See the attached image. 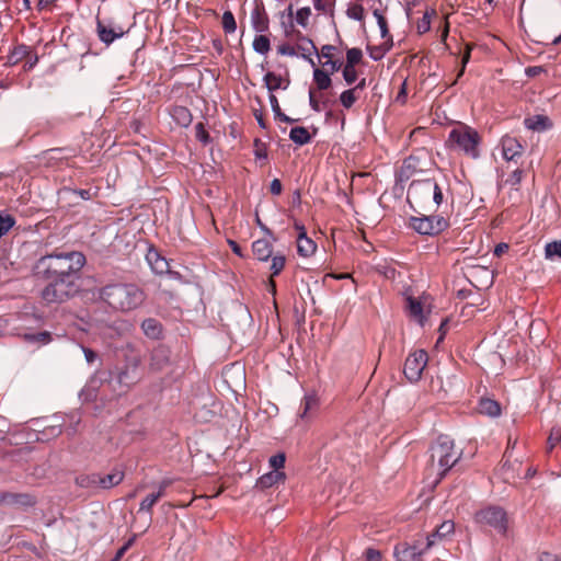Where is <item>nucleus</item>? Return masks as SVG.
I'll use <instances>...</instances> for the list:
<instances>
[{
  "instance_id": "9",
  "label": "nucleus",
  "mask_w": 561,
  "mask_h": 561,
  "mask_svg": "<svg viewBox=\"0 0 561 561\" xmlns=\"http://www.w3.org/2000/svg\"><path fill=\"white\" fill-rule=\"evenodd\" d=\"M409 226L420 234L437 236L449 227V221L440 215H424L411 217Z\"/></svg>"
},
{
  "instance_id": "59",
  "label": "nucleus",
  "mask_w": 561,
  "mask_h": 561,
  "mask_svg": "<svg viewBox=\"0 0 561 561\" xmlns=\"http://www.w3.org/2000/svg\"><path fill=\"white\" fill-rule=\"evenodd\" d=\"M347 15L356 21H362L364 19V8L360 4H355L347 10Z\"/></svg>"
},
{
  "instance_id": "30",
  "label": "nucleus",
  "mask_w": 561,
  "mask_h": 561,
  "mask_svg": "<svg viewBox=\"0 0 561 561\" xmlns=\"http://www.w3.org/2000/svg\"><path fill=\"white\" fill-rule=\"evenodd\" d=\"M481 414L495 417L501 414V405L497 401L490 398H481L478 404Z\"/></svg>"
},
{
  "instance_id": "58",
  "label": "nucleus",
  "mask_w": 561,
  "mask_h": 561,
  "mask_svg": "<svg viewBox=\"0 0 561 561\" xmlns=\"http://www.w3.org/2000/svg\"><path fill=\"white\" fill-rule=\"evenodd\" d=\"M277 53L283 56H298V53L296 50V46H293L290 44L284 43L277 47Z\"/></svg>"
},
{
  "instance_id": "27",
  "label": "nucleus",
  "mask_w": 561,
  "mask_h": 561,
  "mask_svg": "<svg viewBox=\"0 0 561 561\" xmlns=\"http://www.w3.org/2000/svg\"><path fill=\"white\" fill-rule=\"evenodd\" d=\"M27 55H30V46L25 44H18L10 49L5 65L15 66L25 60Z\"/></svg>"
},
{
  "instance_id": "62",
  "label": "nucleus",
  "mask_w": 561,
  "mask_h": 561,
  "mask_svg": "<svg viewBox=\"0 0 561 561\" xmlns=\"http://www.w3.org/2000/svg\"><path fill=\"white\" fill-rule=\"evenodd\" d=\"M82 351H83L85 360L89 364L94 363L99 358V354L95 351H93L92 348L82 346Z\"/></svg>"
},
{
  "instance_id": "48",
  "label": "nucleus",
  "mask_w": 561,
  "mask_h": 561,
  "mask_svg": "<svg viewBox=\"0 0 561 561\" xmlns=\"http://www.w3.org/2000/svg\"><path fill=\"white\" fill-rule=\"evenodd\" d=\"M159 499L154 493L148 494L141 502L139 506V512H146L149 515H152V507L157 504Z\"/></svg>"
},
{
  "instance_id": "35",
  "label": "nucleus",
  "mask_w": 561,
  "mask_h": 561,
  "mask_svg": "<svg viewBox=\"0 0 561 561\" xmlns=\"http://www.w3.org/2000/svg\"><path fill=\"white\" fill-rule=\"evenodd\" d=\"M289 139L298 146H304L309 144L312 137L306 127L297 126L290 129Z\"/></svg>"
},
{
  "instance_id": "19",
  "label": "nucleus",
  "mask_w": 561,
  "mask_h": 561,
  "mask_svg": "<svg viewBox=\"0 0 561 561\" xmlns=\"http://www.w3.org/2000/svg\"><path fill=\"white\" fill-rule=\"evenodd\" d=\"M0 504L30 507L36 504V497L28 493L0 492Z\"/></svg>"
},
{
  "instance_id": "47",
  "label": "nucleus",
  "mask_w": 561,
  "mask_h": 561,
  "mask_svg": "<svg viewBox=\"0 0 561 561\" xmlns=\"http://www.w3.org/2000/svg\"><path fill=\"white\" fill-rule=\"evenodd\" d=\"M195 137L204 146L211 142V137H210L209 133L207 131L205 124L202 122H199L195 125Z\"/></svg>"
},
{
  "instance_id": "45",
  "label": "nucleus",
  "mask_w": 561,
  "mask_h": 561,
  "mask_svg": "<svg viewBox=\"0 0 561 561\" xmlns=\"http://www.w3.org/2000/svg\"><path fill=\"white\" fill-rule=\"evenodd\" d=\"M374 16L377 20L378 26L380 28V35L382 38H389L392 36L389 32L388 22L382 12L379 9H375L373 11Z\"/></svg>"
},
{
  "instance_id": "11",
  "label": "nucleus",
  "mask_w": 561,
  "mask_h": 561,
  "mask_svg": "<svg viewBox=\"0 0 561 561\" xmlns=\"http://www.w3.org/2000/svg\"><path fill=\"white\" fill-rule=\"evenodd\" d=\"M131 25H124L116 22L114 19H100L96 18V35L104 45L110 46L116 39L122 38L129 33Z\"/></svg>"
},
{
  "instance_id": "39",
  "label": "nucleus",
  "mask_w": 561,
  "mask_h": 561,
  "mask_svg": "<svg viewBox=\"0 0 561 561\" xmlns=\"http://www.w3.org/2000/svg\"><path fill=\"white\" fill-rule=\"evenodd\" d=\"M270 103H271L275 119H278V121L287 123V124H293V123L297 122V119H294L282 112L278 100L273 93L270 94Z\"/></svg>"
},
{
  "instance_id": "36",
  "label": "nucleus",
  "mask_w": 561,
  "mask_h": 561,
  "mask_svg": "<svg viewBox=\"0 0 561 561\" xmlns=\"http://www.w3.org/2000/svg\"><path fill=\"white\" fill-rule=\"evenodd\" d=\"M314 70H313V81L317 85V88L320 90V91H323V90H328L331 84H332V80L330 78V73L325 70H322L320 68H316L313 67Z\"/></svg>"
},
{
  "instance_id": "61",
  "label": "nucleus",
  "mask_w": 561,
  "mask_h": 561,
  "mask_svg": "<svg viewBox=\"0 0 561 561\" xmlns=\"http://www.w3.org/2000/svg\"><path fill=\"white\" fill-rule=\"evenodd\" d=\"M333 4L332 0H313L314 9L322 12H327Z\"/></svg>"
},
{
  "instance_id": "63",
  "label": "nucleus",
  "mask_w": 561,
  "mask_h": 561,
  "mask_svg": "<svg viewBox=\"0 0 561 561\" xmlns=\"http://www.w3.org/2000/svg\"><path fill=\"white\" fill-rule=\"evenodd\" d=\"M323 66H330V72L329 73H334L336 71H339L342 67V61L340 59H328Z\"/></svg>"
},
{
  "instance_id": "32",
  "label": "nucleus",
  "mask_w": 561,
  "mask_h": 561,
  "mask_svg": "<svg viewBox=\"0 0 561 561\" xmlns=\"http://www.w3.org/2000/svg\"><path fill=\"white\" fill-rule=\"evenodd\" d=\"M524 125L527 129L541 131L549 128L551 126V122L549 117L545 115H534L525 118Z\"/></svg>"
},
{
  "instance_id": "57",
  "label": "nucleus",
  "mask_w": 561,
  "mask_h": 561,
  "mask_svg": "<svg viewBox=\"0 0 561 561\" xmlns=\"http://www.w3.org/2000/svg\"><path fill=\"white\" fill-rule=\"evenodd\" d=\"M38 62V55L33 51V49L30 47V55L25 58V64L23 66L25 71L32 70Z\"/></svg>"
},
{
  "instance_id": "22",
  "label": "nucleus",
  "mask_w": 561,
  "mask_h": 561,
  "mask_svg": "<svg viewBox=\"0 0 561 561\" xmlns=\"http://www.w3.org/2000/svg\"><path fill=\"white\" fill-rule=\"evenodd\" d=\"M146 260L154 274L162 275L165 274V272H169V262L154 247L151 245L148 249Z\"/></svg>"
},
{
  "instance_id": "13",
  "label": "nucleus",
  "mask_w": 561,
  "mask_h": 561,
  "mask_svg": "<svg viewBox=\"0 0 561 561\" xmlns=\"http://www.w3.org/2000/svg\"><path fill=\"white\" fill-rule=\"evenodd\" d=\"M76 150L71 147L50 148L42 151L38 159L47 167H57L76 157Z\"/></svg>"
},
{
  "instance_id": "33",
  "label": "nucleus",
  "mask_w": 561,
  "mask_h": 561,
  "mask_svg": "<svg viewBox=\"0 0 561 561\" xmlns=\"http://www.w3.org/2000/svg\"><path fill=\"white\" fill-rule=\"evenodd\" d=\"M124 479V472L123 471H114L105 476L99 474V489H111L115 485H118Z\"/></svg>"
},
{
  "instance_id": "51",
  "label": "nucleus",
  "mask_w": 561,
  "mask_h": 561,
  "mask_svg": "<svg viewBox=\"0 0 561 561\" xmlns=\"http://www.w3.org/2000/svg\"><path fill=\"white\" fill-rule=\"evenodd\" d=\"M25 339L30 342L46 344L51 341V334L47 331H43L34 334H26Z\"/></svg>"
},
{
  "instance_id": "52",
  "label": "nucleus",
  "mask_w": 561,
  "mask_h": 561,
  "mask_svg": "<svg viewBox=\"0 0 561 561\" xmlns=\"http://www.w3.org/2000/svg\"><path fill=\"white\" fill-rule=\"evenodd\" d=\"M342 75H343V79L345 80V82L348 85L353 84L357 80V77H358V73H357V70L355 67L345 66V65L342 70Z\"/></svg>"
},
{
  "instance_id": "31",
  "label": "nucleus",
  "mask_w": 561,
  "mask_h": 561,
  "mask_svg": "<svg viewBox=\"0 0 561 561\" xmlns=\"http://www.w3.org/2000/svg\"><path fill=\"white\" fill-rule=\"evenodd\" d=\"M386 41L377 46H367V51L369 54V57L378 61L385 57V55L392 48L393 46V39L392 36H389V38H385Z\"/></svg>"
},
{
  "instance_id": "49",
  "label": "nucleus",
  "mask_w": 561,
  "mask_h": 561,
  "mask_svg": "<svg viewBox=\"0 0 561 561\" xmlns=\"http://www.w3.org/2000/svg\"><path fill=\"white\" fill-rule=\"evenodd\" d=\"M310 15L311 9L309 7H304L296 12L295 20L300 26L307 27L309 24Z\"/></svg>"
},
{
  "instance_id": "5",
  "label": "nucleus",
  "mask_w": 561,
  "mask_h": 561,
  "mask_svg": "<svg viewBox=\"0 0 561 561\" xmlns=\"http://www.w3.org/2000/svg\"><path fill=\"white\" fill-rule=\"evenodd\" d=\"M430 467L442 479L459 461L461 451L455 450V444L447 435H440L430 448Z\"/></svg>"
},
{
  "instance_id": "26",
  "label": "nucleus",
  "mask_w": 561,
  "mask_h": 561,
  "mask_svg": "<svg viewBox=\"0 0 561 561\" xmlns=\"http://www.w3.org/2000/svg\"><path fill=\"white\" fill-rule=\"evenodd\" d=\"M170 114L176 125L181 127H188L193 119L191 111L186 106L182 105L172 106Z\"/></svg>"
},
{
  "instance_id": "42",
  "label": "nucleus",
  "mask_w": 561,
  "mask_h": 561,
  "mask_svg": "<svg viewBox=\"0 0 561 561\" xmlns=\"http://www.w3.org/2000/svg\"><path fill=\"white\" fill-rule=\"evenodd\" d=\"M222 30L226 34H232L237 30V22L231 11H225L221 19Z\"/></svg>"
},
{
  "instance_id": "4",
  "label": "nucleus",
  "mask_w": 561,
  "mask_h": 561,
  "mask_svg": "<svg viewBox=\"0 0 561 561\" xmlns=\"http://www.w3.org/2000/svg\"><path fill=\"white\" fill-rule=\"evenodd\" d=\"M81 273L75 275L41 278L46 282L41 297L46 304H61L75 297L80 289Z\"/></svg>"
},
{
  "instance_id": "46",
  "label": "nucleus",
  "mask_w": 561,
  "mask_h": 561,
  "mask_svg": "<svg viewBox=\"0 0 561 561\" xmlns=\"http://www.w3.org/2000/svg\"><path fill=\"white\" fill-rule=\"evenodd\" d=\"M363 51L360 48H350L346 51V64L345 66L356 67L362 61Z\"/></svg>"
},
{
  "instance_id": "60",
  "label": "nucleus",
  "mask_w": 561,
  "mask_h": 561,
  "mask_svg": "<svg viewBox=\"0 0 561 561\" xmlns=\"http://www.w3.org/2000/svg\"><path fill=\"white\" fill-rule=\"evenodd\" d=\"M366 561H381L382 554L378 549L367 548L364 552Z\"/></svg>"
},
{
  "instance_id": "25",
  "label": "nucleus",
  "mask_w": 561,
  "mask_h": 561,
  "mask_svg": "<svg viewBox=\"0 0 561 561\" xmlns=\"http://www.w3.org/2000/svg\"><path fill=\"white\" fill-rule=\"evenodd\" d=\"M317 250L316 242L307 237V232H300L297 236V252L300 256L309 257Z\"/></svg>"
},
{
  "instance_id": "29",
  "label": "nucleus",
  "mask_w": 561,
  "mask_h": 561,
  "mask_svg": "<svg viewBox=\"0 0 561 561\" xmlns=\"http://www.w3.org/2000/svg\"><path fill=\"white\" fill-rule=\"evenodd\" d=\"M286 474L283 471H270L262 477H260L256 481V486H259L262 490L268 489L279 481L285 480Z\"/></svg>"
},
{
  "instance_id": "50",
  "label": "nucleus",
  "mask_w": 561,
  "mask_h": 561,
  "mask_svg": "<svg viewBox=\"0 0 561 561\" xmlns=\"http://www.w3.org/2000/svg\"><path fill=\"white\" fill-rule=\"evenodd\" d=\"M549 450L553 449L556 446H561V427L554 426L551 428L550 435L548 437Z\"/></svg>"
},
{
  "instance_id": "17",
  "label": "nucleus",
  "mask_w": 561,
  "mask_h": 561,
  "mask_svg": "<svg viewBox=\"0 0 561 561\" xmlns=\"http://www.w3.org/2000/svg\"><path fill=\"white\" fill-rule=\"evenodd\" d=\"M296 39L298 41L296 45V50L298 55L307 60L312 67H316V62L312 59V55L319 57V50L314 45L313 41L304 35L300 31H296Z\"/></svg>"
},
{
  "instance_id": "44",
  "label": "nucleus",
  "mask_w": 561,
  "mask_h": 561,
  "mask_svg": "<svg viewBox=\"0 0 561 561\" xmlns=\"http://www.w3.org/2000/svg\"><path fill=\"white\" fill-rule=\"evenodd\" d=\"M15 222L16 220L12 215L5 211H0V238L4 236L15 225Z\"/></svg>"
},
{
  "instance_id": "10",
  "label": "nucleus",
  "mask_w": 561,
  "mask_h": 561,
  "mask_svg": "<svg viewBox=\"0 0 561 561\" xmlns=\"http://www.w3.org/2000/svg\"><path fill=\"white\" fill-rule=\"evenodd\" d=\"M174 363L171 358V350L164 345L159 344L153 347L150 353L148 370L150 374H162L165 373L168 375V382L173 380V377L170 374L173 373Z\"/></svg>"
},
{
  "instance_id": "21",
  "label": "nucleus",
  "mask_w": 561,
  "mask_h": 561,
  "mask_svg": "<svg viewBox=\"0 0 561 561\" xmlns=\"http://www.w3.org/2000/svg\"><path fill=\"white\" fill-rule=\"evenodd\" d=\"M320 407L319 398L316 393H307L301 399L298 417L301 421H310L318 412Z\"/></svg>"
},
{
  "instance_id": "3",
  "label": "nucleus",
  "mask_w": 561,
  "mask_h": 561,
  "mask_svg": "<svg viewBox=\"0 0 561 561\" xmlns=\"http://www.w3.org/2000/svg\"><path fill=\"white\" fill-rule=\"evenodd\" d=\"M140 364L138 354L126 355L123 365L116 366L113 370H99L96 377L115 394L121 396L140 380Z\"/></svg>"
},
{
  "instance_id": "15",
  "label": "nucleus",
  "mask_w": 561,
  "mask_h": 561,
  "mask_svg": "<svg viewBox=\"0 0 561 561\" xmlns=\"http://www.w3.org/2000/svg\"><path fill=\"white\" fill-rule=\"evenodd\" d=\"M502 153L503 158L506 161L517 162L524 154L525 147L524 145L516 138L510 135H505L501 139Z\"/></svg>"
},
{
  "instance_id": "23",
  "label": "nucleus",
  "mask_w": 561,
  "mask_h": 561,
  "mask_svg": "<svg viewBox=\"0 0 561 561\" xmlns=\"http://www.w3.org/2000/svg\"><path fill=\"white\" fill-rule=\"evenodd\" d=\"M144 334L151 340H160L163 337V325L154 318H147L140 325Z\"/></svg>"
},
{
  "instance_id": "28",
  "label": "nucleus",
  "mask_w": 561,
  "mask_h": 561,
  "mask_svg": "<svg viewBox=\"0 0 561 561\" xmlns=\"http://www.w3.org/2000/svg\"><path fill=\"white\" fill-rule=\"evenodd\" d=\"M270 259H272V264L270 266V270H271L270 286L272 288V293L275 294L276 293V283L273 279V277H275L282 273V271L284 270L285 264H286V257L283 254L277 253L275 255L272 254V256Z\"/></svg>"
},
{
  "instance_id": "41",
  "label": "nucleus",
  "mask_w": 561,
  "mask_h": 561,
  "mask_svg": "<svg viewBox=\"0 0 561 561\" xmlns=\"http://www.w3.org/2000/svg\"><path fill=\"white\" fill-rule=\"evenodd\" d=\"M436 15V11L434 9L426 10L423 16L416 23V30L419 34H425L431 30V18Z\"/></svg>"
},
{
  "instance_id": "8",
  "label": "nucleus",
  "mask_w": 561,
  "mask_h": 561,
  "mask_svg": "<svg viewBox=\"0 0 561 561\" xmlns=\"http://www.w3.org/2000/svg\"><path fill=\"white\" fill-rule=\"evenodd\" d=\"M448 141L465 154L473 159L479 157L480 136L474 129L470 127L455 128L449 133Z\"/></svg>"
},
{
  "instance_id": "56",
  "label": "nucleus",
  "mask_w": 561,
  "mask_h": 561,
  "mask_svg": "<svg viewBox=\"0 0 561 561\" xmlns=\"http://www.w3.org/2000/svg\"><path fill=\"white\" fill-rule=\"evenodd\" d=\"M254 156L256 159L267 158L266 145L259 138L254 139Z\"/></svg>"
},
{
  "instance_id": "2",
  "label": "nucleus",
  "mask_w": 561,
  "mask_h": 561,
  "mask_svg": "<svg viewBox=\"0 0 561 561\" xmlns=\"http://www.w3.org/2000/svg\"><path fill=\"white\" fill-rule=\"evenodd\" d=\"M99 297L112 309L129 312L139 308L145 302L147 295L134 283H114L100 288Z\"/></svg>"
},
{
  "instance_id": "64",
  "label": "nucleus",
  "mask_w": 561,
  "mask_h": 561,
  "mask_svg": "<svg viewBox=\"0 0 561 561\" xmlns=\"http://www.w3.org/2000/svg\"><path fill=\"white\" fill-rule=\"evenodd\" d=\"M282 190H283L282 182L278 179H274L270 185L271 194L279 195L282 193Z\"/></svg>"
},
{
  "instance_id": "34",
  "label": "nucleus",
  "mask_w": 561,
  "mask_h": 561,
  "mask_svg": "<svg viewBox=\"0 0 561 561\" xmlns=\"http://www.w3.org/2000/svg\"><path fill=\"white\" fill-rule=\"evenodd\" d=\"M263 81L265 83L266 89L271 93H273L274 91H276L280 88L286 89L289 84V79H286V84L283 85L284 79L282 78V76L276 75L272 71H268L265 73Z\"/></svg>"
},
{
  "instance_id": "16",
  "label": "nucleus",
  "mask_w": 561,
  "mask_h": 561,
  "mask_svg": "<svg viewBox=\"0 0 561 561\" xmlns=\"http://www.w3.org/2000/svg\"><path fill=\"white\" fill-rule=\"evenodd\" d=\"M428 549L420 548L416 543L400 542L394 547V558L397 561H422V556Z\"/></svg>"
},
{
  "instance_id": "53",
  "label": "nucleus",
  "mask_w": 561,
  "mask_h": 561,
  "mask_svg": "<svg viewBox=\"0 0 561 561\" xmlns=\"http://www.w3.org/2000/svg\"><path fill=\"white\" fill-rule=\"evenodd\" d=\"M286 461V455L284 453H278L272 456L268 460L270 466L274 471H279V469L284 468Z\"/></svg>"
},
{
  "instance_id": "7",
  "label": "nucleus",
  "mask_w": 561,
  "mask_h": 561,
  "mask_svg": "<svg viewBox=\"0 0 561 561\" xmlns=\"http://www.w3.org/2000/svg\"><path fill=\"white\" fill-rule=\"evenodd\" d=\"M439 206L443 203V191L434 179L415 180L408 190V202L414 201L417 204L428 202L430 199Z\"/></svg>"
},
{
  "instance_id": "14",
  "label": "nucleus",
  "mask_w": 561,
  "mask_h": 561,
  "mask_svg": "<svg viewBox=\"0 0 561 561\" xmlns=\"http://www.w3.org/2000/svg\"><path fill=\"white\" fill-rule=\"evenodd\" d=\"M426 156L427 152L424 149H419L405 158L400 171L401 178L410 179L413 174L422 172L424 170L422 160L425 159Z\"/></svg>"
},
{
  "instance_id": "43",
  "label": "nucleus",
  "mask_w": 561,
  "mask_h": 561,
  "mask_svg": "<svg viewBox=\"0 0 561 561\" xmlns=\"http://www.w3.org/2000/svg\"><path fill=\"white\" fill-rule=\"evenodd\" d=\"M358 100V95L356 94V89H348L341 93L340 102L345 108H351L355 102Z\"/></svg>"
},
{
  "instance_id": "38",
  "label": "nucleus",
  "mask_w": 561,
  "mask_h": 561,
  "mask_svg": "<svg viewBox=\"0 0 561 561\" xmlns=\"http://www.w3.org/2000/svg\"><path fill=\"white\" fill-rule=\"evenodd\" d=\"M99 473L80 474L75 482L78 486L84 489H99Z\"/></svg>"
},
{
  "instance_id": "20",
  "label": "nucleus",
  "mask_w": 561,
  "mask_h": 561,
  "mask_svg": "<svg viewBox=\"0 0 561 561\" xmlns=\"http://www.w3.org/2000/svg\"><path fill=\"white\" fill-rule=\"evenodd\" d=\"M455 531V523L453 520H444L440 525L436 526L435 530L426 536L425 549H431L438 542L446 539Z\"/></svg>"
},
{
  "instance_id": "6",
  "label": "nucleus",
  "mask_w": 561,
  "mask_h": 561,
  "mask_svg": "<svg viewBox=\"0 0 561 561\" xmlns=\"http://www.w3.org/2000/svg\"><path fill=\"white\" fill-rule=\"evenodd\" d=\"M474 523L480 527H489L502 537H507L511 519L507 512L497 505H488L474 513Z\"/></svg>"
},
{
  "instance_id": "55",
  "label": "nucleus",
  "mask_w": 561,
  "mask_h": 561,
  "mask_svg": "<svg viewBox=\"0 0 561 561\" xmlns=\"http://www.w3.org/2000/svg\"><path fill=\"white\" fill-rule=\"evenodd\" d=\"M524 176V170L523 169H515L506 179V184L511 185L512 187H515L520 184Z\"/></svg>"
},
{
  "instance_id": "37",
  "label": "nucleus",
  "mask_w": 561,
  "mask_h": 561,
  "mask_svg": "<svg viewBox=\"0 0 561 561\" xmlns=\"http://www.w3.org/2000/svg\"><path fill=\"white\" fill-rule=\"evenodd\" d=\"M255 53L266 55L271 49V41L265 33L256 35L252 43Z\"/></svg>"
},
{
  "instance_id": "54",
  "label": "nucleus",
  "mask_w": 561,
  "mask_h": 561,
  "mask_svg": "<svg viewBox=\"0 0 561 561\" xmlns=\"http://www.w3.org/2000/svg\"><path fill=\"white\" fill-rule=\"evenodd\" d=\"M137 535L134 534L115 553L111 561H119L127 550L135 543Z\"/></svg>"
},
{
  "instance_id": "18",
  "label": "nucleus",
  "mask_w": 561,
  "mask_h": 561,
  "mask_svg": "<svg viewBox=\"0 0 561 561\" xmlns=\"http://www.w3.org/2000/svg\"><path fill=\"white\" fill-rule=\"evenodd\" d=\"M251 25L257 33H267L270 31V18L261 0L255 1L254 8L251 11Z\"/></svg>"
},
{
  "instance_id": "12",
  "label": "nucleus",
  "mask_w": 561,
  "mask_h": 561,
  "mask_svg": "<svg viewBox=\"0 0 561 561\" xmlns=\"http://www.w3.org/2000/svg\"><path fill=\"white\" fill-rule=\"evenodd\" d=\"M428 355L424 350H417L411 353L405 362L403 374L411 382H416L422 378L424 368L427 365Z\"/></svg>"
},
{
  "instance_id": "40",
  "label": "nucleus",
  "mask_w": 561,
  "mask_h": 561,
  "mask_svg": "<svg viewBox=\"0 0 561 561\" xmlns=\"http://www.w3.org/2000/svg\"><path fill=\"white\" fill-rule=\"evenodd\" d=\"M407 300L410 316L417 319L420 323H423L424 316L422 304L413 297H408Z\"/></svg>"
},
{
  "instance_id": "24",
  "label": "nucleus",
  "mask_w": 561,
  "mask_h": 561,
  "mask_svg": "<svg viewBox=\"0 0 561 561\" xmlns=\"http://www.w3.org/2000/svg\"><path fill=\"white\" fill-rule=\"evenodd\" d=\"M252 251L259 261L266 262L273 254V245L266 239H259L252 243Z\"/></svg>"
},
{
  "instance_id": "1",
  "label": "nucleus",
  "mask_w": 561,
  "mask_h": 561,
  "mask_svg": "<svg viewBox=\"0 0 561 561\" xmlns=\"http://www.w3.org/2000/svg\"><path fill=\"white\" fill-rule=\"evenodd\" d=\"M85 256L82 252H58L42 255L32 267L33 275L37 278H51L81 273L85 265Z\"/></svg>"
}]
</instances>
